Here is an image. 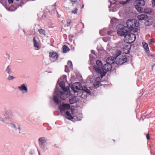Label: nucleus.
Wrapping results in <instances>:
<instances>
[{"instance_id":"31","label":"nucleus","mask_w":155,"mask_h":155,"mask_svg":"<svg viewBox=\"0 0 155 155\" xmlns=\"http://www.w3.org/2000/svg\"><path fill=\"white\" fill-rule=\"evenodd\" d=\"M117 19L115 18H112L110 21L112 25H114L116 23Z\"/></svg>"},{"instance_id":"44","label":"nucleus","mask_w":155,"mask_h":155,"mask_svg":"<svg viewBox=\"0 0 155 155\" xmlns=\"http://www.w3.org/2000/svg\"><path fill=\"white\" fill-rule=\"evenodd\" d=\"M8 2L9 4L12 3L13 0H8Z\"/></svg>"},{"instance_id":"56","label":"nucleus","mask_w":155,"mask_h":155,"mask_svg":"<svg viewBox=\"0 0 155 155\" xmlns=\"http://www.w3.org/2000/svg\"><path fill=\"white\" fill-rule=\"evenodd\" d=\"M84 5H82V8H83L84 7Z\"/></svg>"},{"instance_id":"45","label":"nucleus","mask_w":155,"mask_h":155,"mask_svg":"<svg viewBox=\"0 0 155 155\" xmlns=\"http://www.w3.org/2000/svg\"><path fill=\"white\" fill-rule=\"evenodd\" d=\"M112 33V32L110 31H108L107 32V33L108 35H110Z\"/></svg>"},{"instance_id":"49","label":"nucleus","mask_w":155,"mask_h":155,"mask_svg":"<svg viewBox=\"0 0 155 155\" xmlns=\"http://www.w3.org/2000/svg\"><path fill=\"white\" fill-rule=\"evenodd\" d=\"M81 117H77V120L79 121L81 120Z\"/></svg>"},{"instance_id":"19","label":"nucleus","mask_w":155,"mask_h":155,"mask_svg":"<svg viewBox=\"0 0 155 155\" xmlns=\"http://www.w3.org/2000/svg\"><path fill=\"white\" fill-rule=\"evenodd\" d=\"M137 18L139 20H145L147 18V16L146 15L142 14L137 16Z\"/></svg>"},{"instance_id":"5","label":"nucleus","mask_w":155,"mask_h":155,"mask_svg":"<svg viewBox=\"0 0 155 155\" xmlns=\"http://www.w3.org/2000/svg\"><path fill=\"white\" fill-rule=\"evenodd\" d=\"M136 38V35L130 32L124 37V41L121 43H132L134 41Z\"/></svg>"},{"instance_id":"47","label":"nucleus","mask_w":155,"mask_h":155,"mask_svg":"<svg viewBox=\"0 0 155 155\" xmlns=\"http://www.w3.org/2000/svg\"><path fill=\"white\" fill-rule=\"evenodd\" d=\"M146 137L147 140H149L150 139V136L148 134L146 135Z\"/></svg>"},{"instance_id":"6","label":"nucleus","mask_w":155,"mask_h":155,"mask_svg":"<svg viewBox=\"0 0 155 155\" xmlns=\"http://www.w3.org/2000/svg\"><path fill=\"white\" fill-rule=\"evenodd\" d=\"M39 146L42 150H45L47 149L46 145L47 144V140L44 137H40L38 140Z\"/></svg>"},{"instance_id":"10","label":"nucleus","mask_w":155,"mask_h":155,"mask_svg":"<svg viewBox=\"0 0 155 155\" xmlns=\"http://www.w3.org/2000/svg\"><path fill=\"white\" fill-rule=\"evenodd\" d=\"M136 4L135 5V7L136 9L140 12H143V8L142 7L144 5L145 2L144 0H137L136 2Z\"/></svg>"},{"instance_id":"35","label":"nucleus","mask_w":155,"mask_h":155,"mask_svg":"<svg viewBox=\"0 0 155 155\" xmlns=\"http://www.w3.org/2000/svg\"><path fill=\"white\" fill-rule=\"evenodd\" d=\"M78 9L77 8H75L74 10H72V12L74 14H76L77 13Z\"/></svg>"},{"instance_id":"22","label":"nucleus","mask_w":155,"mask_h":155,"mask_svg":"<svg viewBox=\"0 0 155 155\" xmlns=\"http://www.w3.org/2000/svg\"><path fill=\"white\" fill-rule=\"evenodd\" d=\"M70 104H73L76 102V98L74 96H72L69 99Z\"/></svg>"},{"instance_id":"39","label":"nucleus","mask_w":155,"mask_h":155,"mask_svg":"<svg viewBox=\"0 0 155 155\" xmlns=\"http://www.w3.org/2000/svg\"><path fill=\"white\" fill-rule=\"evenodd\" d=\"M70 1L72 3L73 5L75 4L77 2V0H70Z\"/></svg>"},{"instance_id":"26","label":"nucleus","mask_w":155,"mask_h":155,"mask_svg":"<svg viewBox=\"0 0 155 155\" xmlns=\"http://www.w3.org/2000/svg\"><path fill=\"white\" fill-rule=\"evenodd\" d=\"M65 114L67 116V117H66V118L69 120H71L73 119V117L68 111H66Z\"/></svg>"},{"instance_id":"11","label":"nucleus","mask_w":155,"mask_h":155,"mask_svg":"<svg viewBox=\"0 0 155 155\" xmlns=\"http://www.w3.org/2000/svg\"><path fill=\"white\" fill-rule=\"evenodd\" d=\"M56 90L58 92H59V95L61 99L63 100L66 99L68 96L70 95V93L68 92V90L64 91V92H62L58 89Z\"/></svg>"},{"instance_id":"14","label":"nucleus","mask_w":155,"mask_h":155,"mask_svg":"<svg viewBox=\"0 0 155 155\" xmlns=\"http://www.w3.org/2000/svg\"><path fill=\"white\" fill-rule=\"evenodd\" d=\"M18 88L22 92V93L25 94L28 92V89L27 87V85L26 84H21L18 87Z\"/></svg>"},{"instance_id":"30","label":"nucleus","mask_w":155,"mask_h":155,"mask_svg":"<svg viewBox=\"0 0 155 155\" xmlns=\"http://www.w3.org/2000/svg\"><path fill=\"white\" fill-rule=\"evenodd\" d=\"M38 31L41 35H44V36L45 35V31L44 29L41 28L38 29Z\"/></svg>"},{"instance_id":"43","label":"nucleus","mask_w":155,"mask_h":155,"mask_svg":"<svg viewBox=\"0 0 155 155\" xmlns=\"http://www.w3.org/2000/svg\"><path fill=\"white\" fill-rule=\"evenodd\" d=\"M71 35H69V41L71 42L73 40H72V38H71Z\"/></svg>"},{"instance_id":"55","label":"nucleus","mask_w":155,"mask_h":155,"mask_svg":"<svg viewBox=\"0 0 155 155\" xmlns=\"http://www.w3.org/2000/svg\"><path fill=\"white\" fill-rule=\"evenodd\" d=\"M5 8H6L8 10H10V9H9L7 7H5Z\"/></svg>"},{"instance_id":"50","label":"nucleus","mask_w":155,"mask_h":155,"mask_svg":"<svg viewBox=\"0 0 155 155\" xmlns=\"http://www.w3.org/2000/svg\"><path fill=\"white\" fill-rule=\"evenodd\" d=\"M0 120L2 121L3 122H4L3 119L1 117H0Z\"/></svg>"},{"instance_id":"8","label":"nucleus","mask_w":155,"mask_h":155,"mask_svg":"<svg viewBox=\"0 0 155 155\" xmlns=\"http://www.w3.org/2000/svg\"><path fill=\"white\" fill-rule=\"evenodd\" d=\"M93 94V90L92 89H88L87 87H84L82 89V94L81 97L82 98H86L87 96L91 95Z\"/></svg>"},{"instance_id":"12","label":"nucleus","mask_w":155,"mask_h":155,"mask_svg":"<svg viewBox=\"0 0 155 155\" xmlns=\"http://www.w3.org/2000/svg\"><path fill=\"white\" fill-rule=\"evenodd\" d=\"M70 108V105L69 104H63L62 107H59V108L61 114L63 115V113H64L65 110H69Z\"/></svg>"},{"instance_id":"20","label":"nucleus","mask_w":155,"mask_h":155,"mask_svg":"<svg viewBox=\"0 0 155 155\" xmlns=\"http://www.w3.org/2000/svg\"><path fill=\"white\" fill-rule=\"evenodd\" d=\"M153 19H148L145 22V25L146 26L151 25L153 23Z\"/></svg>"},{"instance_id":"27","label":"nucleus","mask_w":155,"mask_h":155,"mask_svg":"<svg viewBox=\"0 0 155 155\" xmlns=\"http://www.w3.org/2000/svg\"><path fill=\"white\" fill-rule=\"evenodd\" d=\"M9 116L6 117V119L11 120L12 119L11 116L13 117L14 116V112L12 111H10L9 113Z\"/></svg>"},{"instance_id":"28","label":"nucleus","mask_w":155,"mask_h":155,"mask_svg":"<svg viewBox=\"0 0 155 155\" xmlns=\"http://www.w3.org/2000/svg\"><path fill=\"white\" fill-rule=\"evenodd\" d=\"M63 51L64 53H65L68 52L70 49L66 45H64L62 48Z\"/></svg>"},{"instance_id":"21","label":"nucleus","mask_w":155,"mask_h":155,"mask_svg":"<svg viewBox=\"0 0 155 155\" xmlns=\"http://www.w3.org/2000/svg\"><path fill=\"white\" fill-rule=\"evenodd\" d=\"M49 54L50 57L54 59H57L58 58V55L56 53L50 52Z\"/></svg>"},{"instance_id":"23","label":"nucleus","mask_w":155,"mask_h":155,"mask_svg":"<svg viewBox=\"0 0 155 155\" xmlns=\"http://www.w3.org/2000/svg\"><path fill=\"white\" fill-rule=\"evenodd\" d=\"M142 44L143 45V48L145 49L146 51H149V50L148 46V44L144 41L142 42Z\"/></svg>"},{"instance_id":"24","label":"nucleus","mask_w":155,"mask_h":155,"mask_svg":"<svg viewBox=\"0 0 155 155\" xmlns=\"http://www.w3.org/2000/svg\"><path fill=\"white\" fill-rule=\"evenodd\" d=\"M153 12L152 9L149 8H146L144 10V13L147 14H150Z\"/></svg>"},{"instance_id":"18","label":"nucleus","mask_w":155,"mask_h":155,"mask_svg":"<svg viewBox=\"0 0 155 155\" xmlns=\"http://www.w3.org/2000/svg\"><path fill=\"white\" fill-rule=\"evenodd\" d=\"M101 78L99 77H97L95 80V82L94 83V87H97L100 85Z\"/></svg>"},{"instance_id":"34","label":"nucleus","mask_w":155,"mask_h":155,"mask_svg":"<svg viewBox=\"0 0 155 155\" xmlns=\"http://www.w3.org/2000/svg\"><path fill=\"white\" fill-rule=\"evenodd\" d=\"M105 29H104L100 31L99 33H100V35H103L104 34L106 33L107 31H105L104 30Z\"/></svg>"},{"instance_id":"7","label":"nucleus","mask_w":155,"mask_h":155,"mask_svg":"<svg viewBox=\"0 0 155 155\" xmlns=\"http://www.w3.org/2000/svg\"><path fill=\"white\" fill-rule=\"evenodd\" d=\"M8 125L12 129L13 131L17 134H21V126L17 123H10Z\"/></svg>"},{"instance_id":"54","label":"nucleus","mask_w":155,"mask_h":155,"mask_svg":"<svg viewBox=\"0 0 155 155\" xmlns=\"http://www.w3.org/2000/svg\"><path fill=\"white\" fill-rule=\"evenodd\" d=\"M71 35V38H73V37H74V36L73 35Z\"/></svg>"},{"instance_id":"1","label":"nucleus","mask_w":155,"mask_h":155,"mask_svg":"<svg viewBox=\"0 0 155 155\" xmlns=\"http://www.w3.org/2000/svg\"><path fill=\"white\" fill-rule=\"evenodd\" d=\"M121 52L120 51H118V55L116 58V60L115 64H116L118 65H120L127 61H132V57L131 55H130L127 57L126 55H120Z\"/></svg>"},{"instance_id":"4","label":"nucleus","mask_w":155,"mask_h":155,"mask_svg":"<svg viewBox=\"0 0 155 155\" xmlns=\"http://www.w3.org/2000/svg\"><path fill=\"white\" fill-rule=\"evenodd\" d=\"M119 26L120 28H119L117 32V34L119 35L125 37L128 34L130 33V32L126 26H124L123 25H120Z\"/></svg>"},{"instance_id":"25","label":"nucleus","mask_w":155,"mask_h":155,"mask_svg":"<svg viewBox=\"0 0 155 155\" xmlns=\"http://www.w3.org/2000/svg\"><path fill=\"white\" fill-rule=\"evenodd\" d=\"M61 88L63 91L67 90V88L65 87V84L64 81H61L59 84Z\"/></svg>"},{"instance_id":"36","label":"nucleus","mask_w":155,"mask_h":155,"mask_svg":"<svg viewBox=\"0 0 155 155\" xmlns=\"http://www.w3.org/2000/svg\"><path fill=\"white\" fill-rule=\"evenodd\" d=\"M15 78L12 76H9L8 78V80H12L15 79Z\"/></svg>"},{"instance_id":"38","label":"nucleus","mask_w":155,"mask_h":155,"mask_svg":"<svg viewBox=\"0 0 155 155\" xmlns=\"http://www.w3.org/2000/svg\"><path fill=\"white\" fill-rule=\"evenodd\" d=\"M71 23V20H67V25L66 26H68L70 25V24Z\"/></svg>"},{"instance_id":"3","label":"nucleus","mask_w":155,"mask_h":155,"mask_svg":"<svg viewBox=\"0 0 155 155\" xmlns=\"http://www.w3.org/2000/svg\"><path fill=\"white\" fill-rule=\"evenodd\" d=\"M126 24L127 26L126 27L130 32L132 31H137V28L139 26L137 21L135 19L127 20Z\"/></svg>"},{"instance_id":"46","label":"nucleus","mask_w":155,"mask_h":155,"mask_svg":"<svg viewBox=\"0 0 155 155\" xmlns=\"http://www.w3.org/2000/svg\"><path fill=\"white\" fill-rule=\"evenodd\" d=\"M91 53L92 54H93L94 55H95V51L94 50H91Z\"/></svg>"},{"instance_id":"33","label":"nucleus","mask_w":155,"mask_h":155,"mask_svg":"<svg viewBox=\"0 0 155 155\" xmlns=\"http://www.w3.org/2000/svg\"><path fill=\"white\" fill-rule=\"evenodd\" d=\"M111 7V5L108 6V8H109L110 11L115 12L116 11V8H114V6H113L112 8H110Z\"/></svg>"},{"instance_id":"2","label":"nucleus","mask_w":155,"mask_h":155,"mask_svg":"<svg viewBox=\"0 0 155 155\" xmlns=\"http://www.w3.org/2000/svg\"><path fill=\"white\" fill-rule=\"evenodd\" d=\"M110 58H108L106 60V63L103 66L102 69V74H101V77L102 78L105 75L107 71L111 70L112 66L115 64V62L113 60H111L109 61Z\"/></svg>"},{"instance_id":"40","label":"nucleus","mask_w":155,"mask_h":155,"mask_svg":"<svg viewBox=\"0 0 155 155\" xmlns=\"http://www.w3.org/2000/svg\"><path fill=\"white\" fill-rule=\"evenodd\" d=\"M152 5L153 6H155V0H152Z\"/></svg>"},{"instance_id":"29","label":"nucleus","mask_w":155,"mask_h":155,"mask_svg":"<svg viewBox=\"0 0 155 155\" xmlns=\"http://www.w3.org/2000/svg\"><path fill=\"white\" fill-rule=\"evenodd\" d=\"M11 67L10 65H8L7 66L5 70L6 72L9 74H10L12 73V71L11 70Z\"/></svg>"},{"instance_id":"41","label":"nucleus","mask_w":155,"mask_h":155,"mask_svg":"<svg viewBox=\"0 0 155 155\" xmlns=\"http://www.w3.org/2000/svg\"><path fill=\"white\" fill-rule=\"evenodd\" d=\"M131 0H126V1H124L123 3V4H125L129 2Z\"/></svg>"},{"instance_id":"15","label":"nucleus","mask_w":155,"mask_h":155,"mask_svg":"<svg viewBox=\"0 0 155 155\" xmlns=\"http://www.w3.org/2000/svg\"><path fill=\"white\" fill-rule=\"evenodd\" d=\"M59 96H60L59 95V92H58V91L55 88L53 96V99L55 103L58 104L60 103L58 98Z\"/></svg>"},{"instance_id":"32","label":"nucleus","mask_w":155,"mask_h":155,"mask_svg":"<svg viewBox=\"0 0 155 155\" xmlns=\"http://www.w3.org/2000/svg\"><path fill=\"white\" fill-rule=\"evenodd\" d=\"M67 65L70 68H72V62L71 61H68L67 63Z\"/></svg>"},{"instance_id":"42","label":"nucleus","mask_w":155,"mask_h":155,"mask_svg":"<svg viewBox=\"0 0 155 155\" xmlns=\"http://www.w3.org/2000/svg\"><path fill=\"white\" fill-rule=\"evenodd\" d=\"M54 6H52V8H53V10L54 11V10H56V8L55 7V5H56V3H55L54 4Z\"/></svg>"},{"instance_id":"51","label":"nucleus","mask_w":155,"mask_h":155,"mask_svg":"<svg viewBox=\"0 0 155 155\" xmlns=\"http://www.w3.org/2000/svg\"><path fill=\"white\" fill-rule=\"evenodd\" d=\"M80 23L82 25V28H83L84 27V24H83V23L82 22H81Z\"/></svg>"},{"instance_id":"17","label":"nucleus","mask_w":155,"mask_h":155,"mask_svg":"<svg viewBox=\"0 0 155 155\" xmlns=\"http://www.w3.org/2000/svg\"><path fill=\"white\" fill-rule=\"evenodd\" d=\"M79 85L78 83H74L71 85V88L74 93L78 92V90L79 89Z\"/></svg>"},{"instance_id":"57","label":"nucleus","mask_w":155,"mask_h":155,"mask_svg":"<svg viewBox=\"0 0 155 155\" xmlns=\"http://www.w3.org/2000/svg\"><path fill=\"white\" fill-rule=\"evenodd\" d=\"M109 1L110 2V3L111 2L110 1Z\"/></svg>"},{"instance_id":"13","label":"nucleus","mask_w":155,"mask_h":155,"mask_svg":"<svg viewBox=\"0 0 155 155\" xmlns=\"http://www.w3.org/2000/svg\"><path fill=\"white\" fill-rule=\"evenodd\" d=\"M34 46L36 48L35 50H38L41 48L39 39L37 37H34L33 38Z\"/></svg>"},{"instance_id":"48","label":"nucleus","mask_w":155,"mask_h":155,"mask_svg":"<svg viewBox=\"0 0 155 155\" xmlns=\"http://www.w3.org/2000/svg\"><path fill=\"white\" fill-rule=\"evenodd\" d=\"M67 65H66L65 66V72H68V69H67Z\"/></svg>"},{"instance_id":"53","label":"nucleus","mask_w":155,"mask_h":155,"mask_svg":"<svg viewBox=\"0 0 155 155\" xmlns=\"http://www.w3.org/2000/svg\"><path fill=\"white\" fill-rule=\"evenodd\" d=\"M148 41L149 43H150L152 42V41L151 40H148Z\"/></svg>"},{"instance_id":"9","label":"nucleus","mask_w":155,"mask_h":155,"mask_svg":"<svg viewBox=\"0 0 155 155\" xmlns=\"http://www.w3.org/2000/svg\"><path fill=\"white\" fill-rule=\"evenodd\" d=\"M96 65L93 66V68L95 71L100 75L102 74V69L103 67L101 62L99 60L96 61Z\"/></svg>"},{"instance_id":"37","label":"nucleus","mask_w":155,"mask_h":155,"mask_svg":"<svg viewBox=\"0 0 155 155\" xmlns=\"http://www.w3.org/2000/svg\"><path fill=\"white\" fill-rule=\"evenodd\" d=\"M109 38L107 37H104L102 38L103 40L105 42H107L109 40Z\"/></svg>"},{"instance_id":"52","label":"nucleus","mask_w":155,"mask_h":155,"mask_svg":"<svg viewBox=\"0 0 155 155\" xmlns=\"http://www.w3.org/2000/svg\"><path fill=\"white\" fill-rule=\"evenodd\" d=\"M66 75H63V78L64 79V78H66Z\"/></svg>"},{"instance_id":"16","label":"nucleus","mask_w":155,"mask_h":155,"mask_svg":"<svg viewBox=\"0 0 155 155\" xmlns=\"http://www.w3.org/2000/svg\"><path fill=\"white\" fill-rule=\"evenodd\" d=\"M123 45L122 47L124 53L125 54L129 53L130 51V46L129 45H126L125 43H122Z\"/></svg>"}]
</instances>
